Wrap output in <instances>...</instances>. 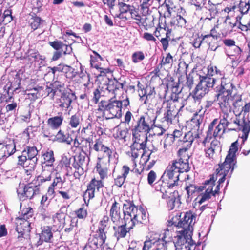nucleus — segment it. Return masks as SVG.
I'll list each match as a JSON object with an SVG mask.
<instances>
[{
  "label": "nucleus",
  "instance_id": "nucleus-1",
  "mask_svg": "<svg viewBox=\"0 0 250 250\" xmlns=\"http://www.w3.org/2000/svg\"><path fill=\"white\" fill-rule=\"evenodd\" d=\"M233 89L232 84L230 83H223L222 87L217 95V101L221 109L219 120L226 127L230 126V130H239L242 131L243 134V124L242 121L237 119L235 111L231 108L233 104L235 108L242 106L241 100L232 102L230 97Z\"/></svg>",
  "mask_w": 250,
  "mask_h": 250
},
{
  "label": "nucleus",
  "instance_id": "nucleus-2",
  "mask_svg": "<svg viewBox=\"0 0 250 250\" xmlns=\"http://www.w3.org/2000/svg\"><path fill=\"white\" fill-rule=\"evenodd\" d=\"M189 156L179 157L177 160L172 161L168 165L165 172L168 178L167 187L172 188L178 185L180 173L187 172L189 170L188 159Z\"/></svg>",
  "mask_w": 250,
  "mask_h": 250
},
{
  "label": "nucleus",
  "instance_id": "nucleus-3",
  "mask_svg": "<svg viewBox=\"0 0 250 250\" xmlns=\"http://www.w3.org/2000/svg\"><path fill=\"white\" fill-rule=\"evenodd\" d=\"M124 220L125 225L129 229H132L136 224L143 223L147 218V214L145 208L138 207L131 202H127L123 205Z\"/></svg>",
  "mask_w": 250,
  "mask_h": 250
},
{
  "label": "nucleus",
  "instance_id": "nucleus-4",
  "mask_svg": "<svg viewBox=\"0 0 250 250\" xmlns=\"http://www.w3.org/2000/svg\"><path fill=\"white\" fill-rule=\"evenodd\" d=\"M238 149V141H236L231 144L224 163L219 165V168L216 169V173L212 174L216 175L217 179L221 176L218 183L222 184L225 181L226 176L229 172H230L229 177L232 173L236 164V152Z\"/></svg>",
  "mask_w": 250,
  "mask_h": 250
},
{
  "label": "nucleus",
  "instance_id": "nucleus-5",
  "mask_svg": "<svg viewBox=\"0 0 250 250\" xmlns=\"http://www.w3.org/2000/svg\"><path fill=\"white\" fill-rule=\"evenodd\" d=\"M192 233L191 232L185 231L184 230L178 229L176 232V236L174 237V241L167 240V236L170 237V231L167 229L164 233V236L162 238L157 237L155 238L156 242L162 241L164 246L165 247V250H168L170 248H175L176 247L181 246L185 244L187 245L185 247H188L193 244L192 239Z\"/></svg>",
  "mask_w": 250,
  "mask_h": 250
},
{
  "label": "nucleus",
  "instance_id": "nucleus-6",
  "mask_svg": "<svg viewBox=\"0 0 250 250\" xmlns=\"http://www.w3.org/2000/svg\"><path fill=\"white\" fill-rule=\"evenodd\" d=\"M157 116L154 115L145 114L138 119L137 124L132 129L133 136H139L144 138L147 137V135L155 123Z\"/></svg>",
  "mask_w": 250,
  "mask_h": 250
},
{
  "label": "nucleus",
  "instance_id": "nucleus-7",
  "mask_svg": "<svg viewBox=\"0 0 250 250\" xmlns=\"http://www.w3.org/2000/svg\"><path fill=\"white\" fill-rule=\"evenodd\" d=\"M121 104L119 101L112 98L107 101L102 100L98 104L97 110L103 112L106 119H120L122 115Z\"/></svg>",
  "mask_w": 250,
  "mask_h": 250
},
{
  "label": "nucleus",
  "instance_id": "nucleus-8",
  "mask_svg": "<svg viewBox=\"0 0 250 250\" xmlns=\"http://www.w3.org/2000/svg\"><path fill=\"white\" fill-rule=\"evenodd\" d=\"M216 83V79L207 76L200 77V82L190 94L195 103L199 104L202 98L208 93Z\"/></svg>",
  "mask_w": 250,
  "mask_h": 250
},
{
  "label": "nucleus",
  "instance_id": "nucleus-9",
  "mask_svg": "<svg viewBox=\"0 0 250 250\" xmlns=\"http://www.w3.org/2000/svg\"><path fill=\"white\" fill-rule=\"evenodd\" d=\"M38 151L35 146H26L22 152V154L18 156V165L27 168V171H33L36 167Z\"/></svg>",
  "mask_w": 250,
  "mask_h": 250
},
{
  "label": "nucleus",
  "instance_id": "nucleus-10",
  "mask_svg": "<svg viewBox=\"0 0 250 250\" xmlns=\"http://www.w3.org/2000/svg\"><path fill=\"white\" fill-rule=\"evenodd\" d=\"M217 180L216 175H211L208 180L205 181L204 185L199 187V191H203L205 190L204 192L198 195L199 199L198 203L199 204H202L205 201L209 200L211 196H215L216 194H218L220 190L221 184L218 183L217 185L215 187L214 190L213 188L215 186V182Z\"/></svg>",
  "mask_w": 250,
  "mask_h": 250
},
{
  "label": "nucleus",
  "instance_id": "nucleus-11",
  "mask_svg": "<svg viewBox=\"0 0 250 250\" xmlns=\"http://www.w3.org/2000/svg\"><path fill=\"white\" fill-rule=\"evenodd\" d=\"M46 89H47V92L51 94L53 97L60 96L59 98H56V103L59 107L65 110H70L72 109L71 104L75 96L74 93L65 92L61 88L51 89L47 87Z\"/></svg>",
  "mask_w": 250,
  "mask_h": 250
},
{
  "label": "nucleus",
  "instance_id": "nucleus-12",
  "mask_svg": "<svg viewBox=\"0 0 250 250\" xmlns=\"http://www.w3.org/2000/svg\"><path fill=\"white\" fill-rule=\"evenodd\" d=\"M40 185L30 183L25 186H20L17 190V192L21 200L26 199H32L33 197L40 193Z\"/></svg>",
  "mask_w": 250,
  "mask_h": 250
},
{
  "label": "nucleus",
  "instance_id": "nucleus-13",
  "mask_svg": "<svg viewBox=\"0 0 250 250\" xmlns=\"http://www.w3.org/2000/svg\"><path fill=\"white\" fill-rule=\"evenodd\" d=\"M180 217V219L176 225L178 229L193 232L196 215L189 211L181 213Z\"/></svg>",
  "mask_w": 250,
  "mask_h": 250
},
{
  "label": "nucleus",
  "instance_id": "nucleus-14",
  "mask_svg": "<svg viewBox=\"0 0 250 250\" xmlns=\"http://www.w3.org/2000/svg\"><path fill=\"white\" fill-rule=\"evenodd\" d=\"M162 109L164 112L162 122H166L167 125L172 124V121L178 113L176 103L173 101L164 102L163 104Z\"/></svg>",
  "mask_w": 250,
  "mask_h": 250
},
{
  "label": "nucleus",
  "instance_id": "nucleus-15",
  "mask_svg": "<svg viewBox=\"0 0 250 250\" xmlns=\"http://www.w3.org/2000/svg\"><path fill=\"white\" fill-rule=\"evenodd\" d=\"M106 232L98 229L94 233L93 237L89 239L88 243L85 245L84 250H94L99 246H102L106 238Z\"/></svg>",
  "mask_w": 250,
  "mask_h": 250
},
{
  "label": "nucleus",
  "instance_id": "nucleus-16",
  "mask_svg": "<svg viewBox=\"0 0 250 250\" xmlns=\"http://www.w3.org/2000/svg\"><path fill=\"white\" fill-rule=\"evenodd\" d=\"M133 143L130 146L131 157L134 160L138 158L141 153V150H146V144L147 137L143 138L139 136H133Z\"/></svg>",
  "mask_w": 250,
  "mask_h": 250
},
{
  "label": "nucleus",
  "instance_id": "nucleus-17",
  "mask_svg": "<svg viewBox=\"0 0 250 250\" xmlns=\"http://www.w3.org/2000/svg\"><path fill=\"white\" fill-rule=\"evenodd\" d=\"M24 58L25 62L31 65L38 68L45 65V58L40 55L39 52L35 50H29L25 54Z\"/></svg>",
  "mask_w": 250,
  "mask_h": 250
},
{
  "label": "nucleus",
  "instance_id": "nucleus-18",
  "mask_svg": "<svg viewBox=\"0 0 250 250\" xmlns=\"http://www.w3.org/2000/svg\"><path fill=\"white\" fill-rule=\"evenodd\" d=\"M227 127L224 125L219 119H214L209 124L207 132V137L211 138L220 137L225 131Z\"/></svg>",
  "mask_w": 250,
  "mask_h": 250
},
{
  "label": "nucleus",
  "instance_id": "nucleus-19",
  "mask_svg": "<svg viewBox=\"0 0 250 250\" xmlns=\"http://www.w3.org/2000/svg\"><path fill=\"white\" fill-rule=\"evenodd\" d=\"M198 135L196 133L193 135L192 131H190L185 134L182 140H180L181 145H183L182 148L178 150V154L179 157H183L184 156H189L187 153L188 149L190 147L191 144L194 141L195 138L197 137Z\"/></svg>",
  "mask_w": 250,
  "mask_h": 250
},
{
  "label": "nucleus",
  "instance_id": "nucleus-20",
  "mask_svg": "<svg viewBox=\"0 0 250 250\" xmlns=\"http://www.w3.org/2000/svg\"><path fill=\"white\" fill-rule=\"evenodd\" d=\"M162 241L156 242L155 238H152L151 237L148 240H146L144 242V245L142 250H165L166 248L164 246ZM132 247H129L127 250H140V248L138 246H133L132 242Z\"/></svg>",
  "mask_w": 250,
  "mask_h": 250
},
{
  "label": "nucleus",
  "instance_id": "nucleus-21",
  "mask_svg": "<svg viewBox=\"0 0 250 250\" xmlns=\"http://www.w3.org/2000/svg\"><path fill=\"white\" fill-rule=\"evenodd\" d=\"M16 221V229L19 234L18 238L23 237L25 235H28L31 229L32 221L20 218H17Z\"/></svg>",
  "mask_w": 250,
  "mask_h": 250
},
{
  "label": "nucleus",
  "instance_id": "nucleus-22",
  "mask_svg": "<svg viewBox=\"0 0 250 250\" xmlns=\"http://www.w3.org/2000/svg\"><path fill=\"white\" fill-rule=\"evenodd\" d=\"M85 159V155L83 154L75 155L73 158L72 167L75 169L73 175L76 179H79L83 173V167L86 164Z\"/></svg>",
  "mask_w": 250,
  "mask_h": 250
},
{
  "label": "nucleus",
  "instance_id": "nucleus-23",
  "mask_svg": "<svg viewBox=\"0 0 250 250\" xmlns=\"http://www.w3.org/2000/svg\"><path fill=\"white\" fill-rule=\"evenodd\" d=\"M103 186L104 184L102 180H98L95 178L92 179L87 186V190L84 194V198L88 197L89 199L93 198L96 190L99 191Z\"/></svg>",
  "mask_w": 250,
  "mask_h": 250
},
{
  "label": "nucleus",
  "instance_id": "nucleus-24",
  "mask_svg": "<svg viewBox=\"0 0 250 250\" xmlns=\"http://www.w3.org/2000/svg\"><path fill=\"white\" fill-rule=\"evenodd\" d=\"M44 87L42 86L36 85L33 88L29 86L25 90L26 98L35 101L44 95Z\"/></svg>",
  "mask_w": 250,
  "mask_h": 250
},
{
  "label": "nucleus",
  "instance_id": "nucleus-25",
  "mask_svg": "<svg viewBox=\"0 0 250 250\" xmlns=\"http://www.w3.org/2000/svg\"><path fill=\"white\" fill-rule=\"evenodd\" d=\"M157 180V174L153 170H151L147 174V181L148 184L151 187H153L154 185L157 184L155 187V189L157 191H160L162 193V198H166V195L164 194V192H166L164 187H161V181H158L157 183L156 182Z\"/></svg>",
  "mask_w": 250,
  "mask_h": 250
},
{
  "label": "nucleus",
  "instance_id": "nucleus-26",
  "mask_svg": "<svg viewBox=\"0 0 250 250\" xmlns=\"http://www.w3.org/2000/svg\"><path fill=\"white\" fill-rule=\"evenodd\" d=\"M123 84L119 82L117 80L115 79L111 80L109 81L106 89L109 94H111V98H115L120 88H123Z\"/></svg>",
  "mask_w": 250,
  "mask_h": 250
},
{
  "label": "nucleus",
  "instance_id": "nucleus-27",
  "mask_svg": "<svg viewBox=\"0 0 250 250\" xmlns=\"http://www.w3.org/2000/svg\"><path fill=\"white\" fill-rule=\"evenodd\" d=\"M42 171L41 174L37 177L36 184L40 185L44 182L50 181L51 179L52 170L51 167L48 168L45 166L42 165Z\"/></svg>",
  "mask_w": 250,
  "mask_h": 250
},
{
  "label": "nucleus",
  "instance_id": "nucleus-28",
  "mask_svg": "<svg viewBox=\"0 0 250 250\" xmlns=\"http://www.w3.org/2000/svg\"><path fill=\"white\" fill-rule=\"evenodd\" d=\"M53 237L51 228L49 226H44L42 229V232L40 234V240L37 242V245H42L43 241L50 242Z\"/></svg>",
  "mask_w": 250,
  "mask_h": 250
},
{
  "label": "nucleus",
  "instance_id": "nucleus-29",
  "mask_svg": "<svg viewBox=\"0 0 250 250\" xmlns=\"http://www.w3.org/2000/svg\"><path fill=\"white\" fill-rule=\"evenodd\" d=\"M65 208V207H62L60 210L53 217L54 226L59 229L62 228L65 223L66 215L62 211Z\"/></svg>",
  "mask_w": 250,
  "mask_h": 250
},
{
  "label": "nucleus",
  "instance_id": "nucleus-30",
  "mask_svg": "<svg viewBox=\"0 0 250 250\" xmlns=\"http://www.w3.org/2000/svg\"><path fill=\"white\" fill-rule=\"evenodd\" d=\"M63 119V117L61 114L59 116H54L48 119L47 124L50 128L57 130L62 125Z\"/></svg>",
  "mask_w": 250,
  "mask_h": 250
},
{
  "label": "nucleus",
  "instance_id": "nucleus-31",
  "mask_svg": "<svg viewBox=\"0 0 250 250\" xmlns=\"http://www.w3.org/2000/svg\"><path fill=\"white\" fill-rule=\"evenodd\" d=\"M152 152V150H145L141 155L140 163L142 165L144 166L146 169L151 168L154 165L155 161L153 160L152 161L148 162Z\"/></svg>",
  "mask_w": 250,
  "mask_h": 250
},
{
  "label": "nucleus",
  "instance_id": "nucleus-32",
  "mask_svg": "<svg viewBox=\"0 0 250 250\" xmlns=\"http://www.w3.org/2000/svg\"><path fill=\"white\" fill-rule=\"evenodd\" d=\"M110 216L114 223L118 222L121 218V211L119 204L116 201H114L111 207Z\"/></svg>",
  "mask_w": 250,
  "mask_h": 250
},
{
  "label": "nucleus",
  "instance_id": "nucleus-33",
  "mask_svg": "<svg viewBox=\"0 0 250 250\" xmlns=\"http://www.w3.org/2000/svg\"><path fill=\"white\" fill-rule=\"evenodd\" d=\"M109 164H105L104 161H98L96 165V169L101 179L107 177L108 166Z\"/></svg>",
  "mask_w": 250,
  "mask_h": 250
},
{
  "label": "nucleus",
  "instance_id": "nucleus-34",
  "mask_svg": "<svg viewBox=\"0 0 250 250\" xmlns=\"http://www.w3.org/2000/svg\"><path fill=\"white\" fill-rule=\"evenodd\" d=\"M49 44L54 49L57 51H63L64 48L66 51H64V54H70L72 51V48L70 45H66L60 41H54L49 42Z\"/></svg>",
  "mask_w": 250,
  "mask_h": 250
},
{
  "label": "nucleus",
  "instance_id": "nucleus-35",
  "mask_svg": "<svg viewBox=\"0 0 250 250\" xmlns=\"http://www.w3.org/2000/svg\"><path fill=\"white\" fill-rule=\"evenodd\" d=\"M55 139L59 142L65 143L68 145H70L73 140L68 133H65L61 130L57 132L55 136Z\"/></svg>",
  "mask_w": 250,
  "mask_h": 250
},
{
  "label": "nucleus",
  "instance_id": "nucleus-36",
  "mask_svg": "<svg viewBox=\"0 0 250 250\" xmlns=\"http://www.w3.org/2000/svg\"><path fill=\"white\" fill-rule=\"evenodd\" d=\"M101 151L103 153V156H99L98 160L99 161L102 160L105 164H109L112 158V151L108 147L104 146Z\"/></svg>",
  "mask_w": 250,
  "mask_h": 250
},
{
  "label": "nucleus",
  "instance_id": "nucleus-37",
  "mask_svg": "<svg viewBox=\"0 0 250 250\" xmlns=\"http://www.w3.org/2000/svg\"><path fill=\"white\" fill-rule=\"evenodd\" d=\"M166 195V198L165 199H167V207L169 210H172L176 207H179L180 204V199L179 198V196L177 197L175 195V193L174 192L172 194H170L169 196H167V194L164 193Z\"/></svg>",
  "mask_w": 250,
  "mask_h": 250
},
{
  "label": "nucleus",
  "instance_id": "nucleus-38",
  "mask_svg": "<svg viewBox=\"0 0 250 250\" xmlns=\"http://www.w3.org/2000/svg\"><path fill=\"white\" fill-rule=\"evenodd\" d=\"M92 140L90 138L86 139H79L77 137L74 140L73 146L75 147H78L80 145H82L83 149L85 148L86 150L87 149H91V144Z\"/></svg>",
  "mask_w": 250,
  "mask_h": 250
},
{
  "label": "nucleus",
  "instance_id": "nucleus-39",
  "mask_svg": "<svg viewBox=\"0 0 250 250\" xmlns=\"http://www.w3.org/2000/svg\"><path fill=\"white\" fill-rule=\"evenodd\" d=\"M58 194L63 200L64 202L68 203L72 198L71 187H69L68 188H66V187L62 186L61 190L58 191Z\"/></svg>",
  "mask_w": 250,
  "mask_h": 250
},
{
  "label": "nucleus",
  "instance_id": "nucleus-40",
  "mask_svg": "<svg viewBox=\"0 0 250 250\" xmlns=\"http://www.w3.org/2000/svg\"><path fill=\"white\" fill-rule=\"evenodd\" d=\"M125 222V221H124ZM115 230V236L117 237V239L121 238H124L126 235V233L129 231L131 229H129L127 226L124 225H122L117 227H114Z\"/></svg>",
  "mask_w": 250,
  "mask_h": 250
},
{
  "label": "nucleus",
  "instance_id": "nucleus-41",
  "mask_svg": "<svg viewBox=\"0 0 250 250\" xmlns=\"http://www.w3.org/2000/svg\"><path fill=\"white\" fill-rule=\"evenodd\" d=\"M20 81L21 80L19 78H16L14 79L13 82H10V84L8 83L4 86V89L6 90V92L8 94L10 92V91H11V92H15L18 93L17 91L19 90L20 88Z\"/></svg>",
  "mask_w": 250,
  "mask_h": 250
},
{
  "label": "nucleus",
  "instance_id": "nucleus-42",
  "mask_svg": "<svg viewBox=\"0 0 250 250\" xmlns=\"http://www.w3.org/2000/svg\"><path fill=\"white\" fill-rule=\"evenodd\" d=\"M171 26H177L181 28H186L187 26V21L183 17L180 15L172 18L170 22Z\"/></svg>",
  "mask_w": 250,
  "mask_h": 250
},
{
  "label": "nucleus",
  "instance_id": "nucleus-43",
  "mask_svg": "<svg viewBox=\"0 0 250 250\" xmlns=\"http://www.w3.org/2000/svg\"><path fill=\"white\" fill-rule=\"evenodd\" d=\"M43 157L44 162L42 165L50 168L55 161L53 151L51 150L47 151L43 154Z\"/></svg>",
  "mask_w": 250,
  "mask_h": 250
},
{
  "label": "nucleus",
  "instance_id": "nucleus-44",
  "mask_svg": "<svg viewBox=\"0 0 250 250\" xmlns=\"http://www.w3.org/2000/svg\"><path fill=\"white\" fill-rule=\"evenodd\" d=\"M82 121V116L79 114H75L70 117L68 124L71 128H76L80 126Z\"/></svg>",
  "mask_w": 250,
  "mask_h": 250
},
{
  "label": "nucleus",
  "instance_id": "nucleus-45",
  "mask_svg": "<svg viewBox=\"0 0 250 250\" xmlns=\"http://www.w3.org/2000/svg\"><path fill=\"white\" fill-rule=\"evenodd\" d=\"M2 149L5 157H9L15 153L16 146L13 140H9L8 144L5 145Z\"/></svg>",
  "mask_w": 250,
  "mask_h": 250
},
{
  "label": "nucleus",
  "instance_id": "nucleus-46",
  "mask_svg": "<svg viewBox=\"0 0 250 250\" xmlns=\"http://www.w3.org/2000/svg\"><path fill=\"white\" fill-rule=\"evenodd\" d=\"M21 215L19 218H24V219H28L32 221L34 219L33 216V210L32 208L28 207L23 209H21V211L20 212Z\"/></svg>",
  "mask_w": 250,
  "mask_h": 250
},
{
  "label": "nucleus",
  "instance_id": "nucleus-47",
  "mask_svg": "<svg viewBox=\"0 0 250 250\" xmlns=\"http://www.w3.org/2000/svg\"><path fill=\"white\" fill-rule=\"evenodd\" d=\"M61 72L65 73V76L70 79L74 77L77 74L74 68L68 65L63 64H62Z\"/></svg>",
  "mask_w": 250,
  "mask_h": 250
},
{
  "label": "nucleus",
  "instance_id": "nucleus-48",
  "mask_svg": "<svg viewBox=\"0 0 250 250\" xmlns=\"http://www.w3.org/2000/svg\"><path fill=\"white\" fill-rule=\"evenodd\" d=\"M43 21L40 17L37 16L32 17L29 20V23L33 30L40 27L41 22Z\"/></svg>",
  "mask_w": 250,
  "mask_h": 250
},
{
  "label": "nucleus",
  "instance_id": "nucleus-49",
  "mask_svg": "<svg viewBox=\"0 0 250 250\" xmlns=\"http://www.w3.org/2000/svg\"><path fill=\"white\" fill-rule=\"evenodd\" d=\"M172 94L171 95V100L170 101H173L174 103L178 101L179 99L178 95L180 92L179 90V86L177 83H173L171 87Z\"/></svg>",
  "mask_w": 250,
  "mask_h": 250
},
{
  "label": "nucleus",
  "instance_id": "nucleus-50",
  "mask_svg": "<svg viewBox=\"0 0 250 250\" xmlns=\"http://www.w3.org/2000/svg\"><path fill=\"white\" fill-rule=\"evenodd\" d=\"M132 61L134 63H138L145 59V55L142 51H136L132 55Z\"/></svg>",
  "mask_w": 250,
  "mask_h": 250
},
{
  "label": "nucleus",
  "instance_id": "nucleus-51",
  "mask_svg": "<svg viewBox=\"0 0 250 250\" xmlns=\"http://www.w3.org/2000/svg\"><path fill=\"white\" fill-rule=\"evenodd\" d=\"M199 187H196L194 184H189L186 187V190L188 195V198H191L192 195L196 192H200L198 189Z\"/></svg>",
  "mask_w": 250,
  "mask_h": 250
},
{
  "label": "nucleus",
  "instance_id": "nucleus-52",
  "mask_svg": "<svg viewBox=\"0 0 250 250\" xmlns=\"http://www.w3.org/2000/svg\"><path fill=\"white\" fill-rule=\"evenodd\" d=\"M93 53L95 55V57L91 55L90 63L92 67L96 68L97 69H98L100 68L99 67V65L95 63V62L99 60L102 61L103 59L101 56L97 52L94 51Z\"/></svg>",
  "mask_w": 250,
  "mask_h": 250
},
{
  "label": "nucleus",
  "instance_id": "nucleus-53",
  "mask_svg": "<svg viewBox=\"0 0 250 250\" xmlns=\"http://www.w3.org/2000/svg\"><path fill=\"white\" fill-rule=\"evenodd\" d=\"M104 145L101 140L99 139H96L94 142V144L93 145V147H91L90 151L89 149H87L86 150H88L90 153L92 150H94L96 152H101V149L103 147H104Z\"/></svg>",
  "mask_w": 250,
  "mask_h": 250
},
{
  "label": "nucleus",
  "instance_id": "nucleus-54",
  "mask_svg": "<svg viewBox=\"0 0 250 250\" xmlns=\"http://www.w3.org/2000/svg\"><path fill=\"white\" fill-rule=\"evenodd\" d=\"M208 147L217 152L221 151L220 143L219 141L215 139L211 141Z\"/></svg>",
  "mask_w": 250,
  "mask_h": 250
},
{
  "label": "nucleus",
  "instance_id": "nucleus-55",
  "mask_svg": "<svg viewBox=\"0 0 250 250\" xmlns=\"http://www.w3.org/2000/svg\"><path fill=\"white\" fill-rule=\"evenodd\" d=\"M214 78H216V81H217V80L218 79H221V85L219 87H217V91L218 92V93H219V90L221 89V88L222 87V85L223 84V83L224 84H227V83H229H229H226L225 81V79L224 78V74L223 73H222L220 70H219V69L217 71V72L216 74V76L214 77ZM230 83L232 84V83Z\"/></svg>",
  "mask_w": 250,
  "mask_h": 250
},
{
  "label": "nucleus",
  "instance_id": "nucleus-56",
  "mask_svg": "<svg viewBox=\"0 0 250 250\" xmlns=\"http://www.w3.org/2000/svg\"><path fill=\"white\" fill-rule=\"evenodd\" d=\"M230 50L232 51V52L230 54H227V56L230 58L231 57H235V58H236L237 57L240 56L242 52L241 49L239 47L236 45L232 47L230 49Z\"/></svg>",
  "mask_w": 250,
  "mask_h": 250
},
{
  "label": "nucleus",
  "instance_id": "nucleus-57",
  "mask_svg": "<svg viewBox=\"0 0 250 250\" xmlns=\"http://www.w3.org/2000/svg\"><path fill=\"white\" fill-rule=\"evenodd\" d=\"M140 2V8L143 11L147 10L149 7L152 5V0H139Z\"/></svg>",
  "mask_w": 250,
  "mask_h": 250
},
{
  "label": "nucleus",
  "instance_id": "nucleus-58",
  "mask_svg": "<svg viewBox=\"0 0 250 250\" xmlns=\"http://www.w3.org/2000/svg\"><path fill=\"white\" fill-rule=\"evenodd\" d=\"M119 6L120 8V11L124 13H127V12H129L130 13V10H132L133 9L131 8V6L123 2H119Z\"/></svg>",
  "mask_w": 250,
  "mask_h": 250
},
{
  "label": "nucleus",
  "instance_id": "nucleus-59",
  "mask_svg": "<svg viewBox=\"0 0 250 250\" xmlns=\"http://www.w3.org/2000/svg\"><path fill=\"white\" fill-rule=\"evenodd\" d=\"M130 15L132 19L136 21V23L139 24L141 22V16L135 9L130 10Z\"/></svg>",
  "mask_w": 250,
  "mask_h": 250
},
{
  "label": "nucleus",
  "instance_id": "nucleus-60",
  "mask_svg": "<svg viewBox=\"0 0 250 250\" xmlns=\"http://www.w3.org/2000/svg\"><path fill=\"white\" fill-rule=\"evenodd\" d=\"M191 43L194 47L196 48H199L202 43V36L199 37L198 35L195 36Z\"/></svg>",
  "mask_w": 250,
  "mask_h": 250
},
{
  "label": "nucleus",
  "instance_id": "nucleus-61",
  "mask_svg": "<svg viewBox=\"0 0 250 250\" xmlns=\"http://www.w3.org/2000/svg\"><path fill=\"white\" fill-rule=\"evenodd\" d=\"M108 220L109 218L108 216H104L100 222L98 229H102V230L105 231L107 228Z\"/></svg>",
  "mask_w": 250,
  "mask_h": 250
},
{
  "label": "nucleus",
  "instance_id": "nucleus-62",
  "mask_svg": "<svg viewBox=\"0 0 250 250\" xmlns=\"http://www.w3.org/2000/svg\"><path fill=\"white\" fill-rule=\"evenodd\" d=\"M175 139L171 134H167L164 142V146L165 148L170 146L174 142Z\"/></svg>",
  "mask_w": 250,
  "mask_h": 250
},
{
  "label": "nucleus",
  "instance_id": "nucleus-63",
  "mask_svg": "<svg viewBox=\"0 0 250 250\" xmlns=\"http://www.w3.org/2000/svg\"><path fill=\"white\" fill-rule=\"evenodd\" d=\"M51 129L49 126L43 125L42 127V133L45 137H50L52 136Z\"/></svg>",
  "mask_w": 250,
  "mask_h": 250
},
{
  "label": "nucleus",
  "instance_id": "nucleus-64",
  "mask_svg": "<svg viewBox=\"0 0 250 250\" xmlns=\"http://www.w3.org/2000/svg\"><path fill=\"white\" fill-rule=\"evenodd\" d=\"M76 214L79 218L83 219L87 215V210L84 208H81L76 211Z\"/></svg>",
  "mask_w": 250,
  "mask_h": 250
}]
</instances>
